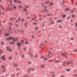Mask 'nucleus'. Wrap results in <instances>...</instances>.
Here are the masks:
<instances>
[{
  "instance_id": "obj_24",
  "label": "nucleus",
  "mask_w": 77,
  "mask_h": 77,
  "mask_svg": "<svg viewBox=\"0 0 77 77\" xmlns=\"http://www.w3.org/2000/svg\"><path fill=\"white\" fill-rule=\"evenodd\" d=\"M24 19H22L21 21H22V22H23L24 21Z\"/></svg>"
},
{
  "instance_id": "obj_63",
  "label": "nucleus",
  "mask_w": 77,
  "mask_h": 77,
  "mask_svg": "<svg viewBox=\"0 0 77 77\" xmlns=\"http://www.w3.org/2000/svg\"><path fill=\"white\" fill-rule=\"evenodd\" d=\"M10 25H12V23H10Z\"/></svg>"
},
{
  "instance_id": "obj_54",
  "label": "nucleus",
  "mask_w": 77,
  "mask_h": 77,
  "mask_svg": "<svg viewBox=\"0 0 77 77\" xmlns=\"http://www.w3.org/2000/svg\"><path fill=\"white\" fill-rule=\"evenodd\" d=\"M72 20H70V22H72Z\"/></svg>"
},
{
  "instance_id": "obj_52",
  "label": "nucleus",
  "mask_w": 77,
  "mask_h": 77,
  "mask_svg": "<svg viewBox=\"0 0 77 77\" xmlns=\"http://www.w3.org/2000/svg\"><path fill=\"white\" fill-rule=\"evenodd\" d=\"M41 57L42 58H44V56H42V57Z\"/></svg>"
},
{
  "instance_id": "obj_39",
  "label": "nucleus",
  "mask_w": 77,
  "mask_h": 77,
  "mask_svg": "<svg viewBox=\"0 0 77 77\" xmlns=\"http://www.w3.org/2000/svg\"><path fill=\"white\" fill-rule=\"evenodd\" d=\"M73 38H71V40H73Z\"/></svg>"
},
{
  "instance_id": "obj_13",
  "label": "nucleus",
  "mask_w": 77,
  "mask_h": 77,
  "mask_svg": "<svg viewBox=\"0 0 77 77\" xmlns=\"http://www.w3.org/2000/svg\"><path fill=\"white\" fill-rule=\"evenodd\" d=\"M23 40H21V42L20 43V44L21 45H22L23 44Z\"/></svg>"
},
{
  "instance_id": "obj_11",
  "label": "nucleus",
  "mask_w": 77,
  "mask_h": 77,
  "mask_svg": "<svg viewBox=\"0 0 77 77\" xmlns=\"http://www.w3.org/2000/svg\"><path fill=\"white\" fill-rule=\"evenodd\" d=\"M18 66V64L17 63H15L14 64V67H17Z\"/></svg>"
},
{
  "instance_id": "obj_29",
  "label": "nucleus",
  "mask_w": 77,
  "mask_h": 77,
  "mask_svg": "<svg viewBox=\"0 0 77 77\" xmlns=\"http://www.w3.org/2000/svg\"><path fill=\"white\" fill-rule=\"evenodd\" d=\"M2 68L3 69H4V68H5V67L4 66H2Z\"/></svg>"
},
{
  "instance_id": "obj_32",
  "label": "nucleus",
  "mask_w": 77,
  "mask_h": 77,
  "mask_svg": "<svg viewBox=\"0 0 77 77\" xmlns=\"http://www.w3.org/2000/svg\"><path fill=\"white\" fill-rule=\"evenodd\" d=\"M31 37H32V38H34V35H32Z\"/></svg>"
},
{
  "instance_id": "obj_14",
  "label": "nucleus",
  "mask_w": 77,
  "mask_h": 77,
  "mask_svg": "<svg viewBox=\"0 0 77 77\" xmlns=\"http://www.w3.org/2000/svg\"><path fill=\"white\" fill-rule=\"evenodd\" d=\"M40 67H41V68H44V65H41V66H40Z\"/></svg>"
},
{
  "instance_id": "obj_4",
  "label": "nucleus",
  "mask_w": 77,
  "mask_h": 77,
  "mask_svg": "<svg viewBox=\"0 0 77 77\" xmlns=\"http://www.w3.org/2000/svg\"><path fill=\"white\" fill-rule=\"evenodd\" d=\"M14 38V37H8V38H7L6 39L8 40H10L11 39H13Z\"/></svg>"
},
{
  "instance_id": "obj_23",
  "label": "nucleus",
  "mask_w": 77,
  "mask_h": 77,
  "mask_svg": "<svg viewBox=\"0 0 77 77\" xmlns=\"http://www.w3.org/2000/svg\"><path fill=\"white\" fill-rule=\"evenodd\" d=\"M72 17H73V18H75V16L74 15V14H73L72 15Z\"/></svg>"
},
{
  "instance_id": "obj_61",
  "label": "nucleus",
  "mask_w": 77,
  "mask_h": 77,
  "mask_svg": "<svg viewBox=\"0 0 77 77\" xmlns=\"http://www.w3.org/2000/svg\"><path fill=\"white\" fill-rule=\"evenodd\" d=\"M31 16H33V15H31Z\"/></svg>"
},
{
  "instance_id": "obj_5",
  "label": "nucleus",
  "mask_w": 77,
  "mask_h": 77,
  "mask_svg": "<svg viewBox=\"0 0 77 77\" xmlns=\"http://www.w3.org/2000/svg\"><path fill=\"white\" fill-rule=\"evenodd\" d=\"M2 59L3 60H6V59L5 58V56H3L2 57Z\"/></svg>"
},
{
  "instance_id": "obj_1",
  "label": "nucleus",
  "mask_w": 77,
  "mask_h": 77,
  "mask_svg": "<svg viewBox=\"0 0 77 77\" xmlns=\"http://www.w3.org/2000/svg\"><path fill=\"white\" fill-rule=\"evenodd\" d=\"M18 38H14L13 39H12L13 40V42H10V44L11 45H13L14 44L15 42H16L18 40Z\"/></svg>"
},
{
  "instance_id": "obj_60",
  "label": "nucleus",
  "mask_w": 77,
  "mask_h": 77,
  "mask_svg": "<svg viewBox=\"0 0 77 77\" xmlns=\"http://www.w3.org/2000/svg\"><path fill=\"white\" fill-rule=\"evenodd\" d=\"M76 5H77V2H76Z\"/></svg>"
},
{
  "instance_id": "obj_33",
  "label": "nucleus",
  "mask_w": 77,
  "mask_h": 77,
  "mask_svg": "<svg viewBox=\"0 0 77 77\" xmlns=\"http://www.w3.org/2000/svg\"><path fill=\"white\" fill-rule=\"evenodd\" d=\"M26 48H24V50H25V51H26Z\"/></svg>"
},
{
  "instance_id": "obj_49",
  "label": "nucleus",
  "mask_w": 77,
  "mask_h": 77,
  "mask_svg": "<svg viewBox=\"0 0 77 77\" xmlns=\"http://www.w3.org/2000/svg\"><path fill=\"white\" fill-rule=\"evenodd\" d=\"M10 2H12V1L11 0H10Z\"/></svg>"
},
{
  "instance_id": "obj_59",
  "label": "nucleus",
  "mask_w": 77,
  "mask_h": 77,
  "mask_svg": "<svg viewBox=\"0 0 77 77\" xmlns=\"http://www.w3.org/2000/svg\"><path fill=\"white\" fill-rule=\"evenodd\" d=\"M61 77H65L63 76L62 75L61 76Z\"/></svg>"
},
{
  "instance_id": "obj_47",
  "label": "nucleus",
  "mask_w": 77,
  "mask_h": 77,
  "mask_svg": "<svg viewBox=\"0 0 77 77\" xmlns=\"http://www.w3.org/2000/svg\"><path fill=\"white\" fill-rule=\"evenodd\" d=\"M69 9L68 8H66V10H67V11H68V10Z\"/></svg>"
},
{
  "instance_id": "obj_30",
  "label": "nucleus",
  "mask_w": 77,
  "mask_h": 77,
  "mask_svg": "<svg viewBox=\"0 0 77 77\" xmlns=\"http://www.w3.org/2000/svg\"><path fill=\"white\" fill-rule=\"evenodd\" d=\"M73 51H74V52L77 51V49H76V50H74Z\"/></svg>"
},
{
  "instance_id": "obj_21",
  "label": "nucleus",
  "mask_w": 77,
  "mask_h": 77,
  "mask_svg": "<svg viewBox=\"0 0 77 77\" xmlns=\"http://www.w3.org/2000/svg\"><path fill=\"white\" fill-rule=\"evenodd\" d=\"M75 25L76 27L77 28V23H75Z\"/></svg>"
},
{
  "instance_id": "obj_17",
  "label": "nucleus",
  "mask_w": 77,
  "mask_h": 77,
  "mask_svg": "<svg viewBox=\"0 0 77 77\" xmlns=\"http://www.w3.org/2000/svg\"><path fill=\"white\" fill-rule=\"evenodd\" d=\"M25 8H29V7L28 5H25Z\"/></svg>"
},
{
  "instance_id": "obj_8",
  "label": "nucleus",
  "mask_w": 77,
  "mask_h": 77,
  "mask_svg": "<svg viewBox=\"0 0 77 77\" xmlns=\"http://www.w3.org/2000/svg\"><path fill=\"white\" fill-rule=\"evenodd\" d=\"M7 49L10 51H11V49L9 47H7Z\"/></svg>"
},
{
  "instance_id": "obj_12",
  "label": "nucleus",
  "mask_w": 77,
  "mask_h": 77,
  "mask_svg": "<svg viewBox=\"0 0 77 77\" xmlns=\"http://www.w3.org/2000/svg\"><path fill=\"white\" fill-rule=\"evenodd\" d=\"M16 19L15 18H14V17H13V18H11V20H15Z\"/></svg>"
},
{
  "instance_id": "obj_20",
  "label": "nucleus",
  "mask_w": 77,
  "mask_h": 77,
  "mask_svg": "<svg viewBox=\"0 0 77 77\" xmlns=\"http://www.w3.org/2000/svg\"><path fill=\"white\" fill-rule=\"evenodd\" d=\"M66 16V15H63L62 17L63 18H64Z\"/></svg>"
},
{
  "instance_id": "obj_56",
  "label": "nucleus",
  "mask_w": 77,
  "mask_h": 77,
  "mask_svg": "<svg viewBox=\"0 0 77 77\" xmlns=\"http://www.w3.org/2000/svg\"><path fill=\"white\" fill-rule=\"evenodd\" d=\"M35 29H36V30H37L38 29V28L37 27L36 28H35Z\"/></svg>"
},
{
  "instance_id": "obj_43",
  "label": "nucleus",
  "mask_w": 77,
  "mask_h": 77,
  "mask_svg": "<svg viewBox=\"0 0 77 77\" xmlns=\"http://www.w3.org/2000/svg\"><path fill=\"white\" fill-rule=\"evenodd\" d=\"M55 76V75H52V77H54Z\"/></svg>"
},
{
  "instance_id": "obj_36",
  "label": "nucleus",
  "mask_w": 77,
  "mask_h": 77,
  "mask_svg": "<svg viewBox=\"0 0 77 77\" xmlns=\"http://www.w3.org/2000/svg\"><path fill=\"white\" fill-rule=\"evenodd\" d=\"M24 56V55H22V57L23 58Z\"/></svg>"
},
{
  "instance_id": "obj_25",
  "label": "nucleus",
  "mask_w": 77,
  "mask_h": 77,
  "mask_svg": "<svg viewBox=\"0 0 77 77\" xmlns=\"http://www.w3.org/2000/svg\"><path fill=\"white\" fill-rule=\"evenodd\" d=\"M12 58V57H9V59H11Z\"/></svg>"
},
{
  "instance_id": "obj_53",
  "label": "nucleus",
  "mask_w": 77,
  "mask_h": 77,
  "mask_svg": "<svg viewBox=\"0 0 77 77\" xmlns=\"http://www.w3.org/2000/svg\"><path fill=\"white\" fill-rule=\"evenodd\" d=\"M62 55H63V56H64V54H62Z\"/></svg>"
},
{
  "instance_id": "obj_6",
  "label": "nucleus",
  "mask_w": 77,
  "mask_h": 77,
  "mask_svg": "<svg viewBox=\"0 0 77 77\" xmlns=\"http://www.w3.org/2000/svg\"><path fill=\"white\" fill-rule=\"evenodd\" d=\"M29 55H30V56L32 57L33 56V54L32 53H29Z\"/></svg>"
},
{
  "instance_id": "obj_22",
  "label": "nucleus",
  "mask_w": 77,
  "mask_h": 77,
  "mask_svg": "<svg viewBox=\"0 0 77 77\" xmlns=\"http://www.w3.org/2000/svg\"><path fill=\"white\" fill-rule=\"evenodd\" d=\"M53 4V3H50V6H51Z\"/></svg>"
},
{
  "instance_id": "obj_26",
  "label": "nucleus",
  "mask_w": 77,
  "mask_h": 77,
  "mask_svg": "<svg viewBox=\"0 0 77 77\" xmlns=\"http://www.w3.org/2000/svg\"><path fill=\"white\" fill-rule=\"evenodd\" d=\"M53 61V60H49V61L50 62H51Z\"/></svg>"
},
{
  "instance_id": "obj_34",
  "label": "nucleus",
  "mask_w": 77,
  "mask_h": 77,
  "mask_svg": "<svg viewBox=\"0 0 77 77\" xmlns=\"http://www.w3.org/2000/svg\"><path fill=\"white\" fill-rule=\"evenodd\" d=\"M45 60H48V59L47 58H45Z\"/></svg>"
},
{
  "instance_id": "obj_28",
  "label": "nucleus",
  "mask_w": 77,
  "mask_h": 77,
  "mask_svg": "<svg viewBox=\"0 0 77 77\" xmlns=\"http://www.w3.org/2000/svg\"><path fill=\"white\" fill-rule=\"evenodd\" d=\"M47 15L48 16H49L51 15V14H47Z\"/></svg>"
},
{
  "instance_id": "obj_40",
  "label": "nucleus",
  "mask_w": 77,
  "mask_h": 77,
  "mask_svg": "<svg viewBox=\"0 0 77 77\" xmlns=\"http://www.w3.org/2000/svg\"><path fill=\"white\" fill-rule=\"evenodd\" d=\"M28 44V42H25V44Z\"/></svg>"
},
{
  "instance_id": "obj_57",
  "label": "nucleus",
  "mask_w": 77,
  "mask_h": 77,
  "mask_svg": "<svg viewBox=\"0 0 77 77\" xmlns=\"http://www.w3.org/2000/svg\"><path fill=\"white\" fill-rule=\"evenodd\" d=\"M71 25L72 26H73V24H72V23L71 24Z\"/></svg>"
},
{
  "instance_id": "obj_58",
  "label": "nucleus",
  "mask_w": 77,
  "mask_h": 77,
  "mask_svg": "<svg viewBox=\"0 0 77 77\" xmlns=\"http://www.w3.org/2000/svg\"><path fill=\"white\" fill-rule=\"evenodd\" d=\"M30 18V17H28V18Z\"/></svg>"
},
{
  "instance_id": "obj_48",
  "label": "nucleus",
  "mask_w": 77,
  "mask_h": 77,
  "mask_svg": "<svg viewBox=\"0 0 77 77\" xmlns=\"http://www.w3.org/2000/svg\"><path fill=\"white\" fill-rule=\"evenodd\" d=\"M69 69H67V70H66V71H69Z\"/></svg>"
},
{
  "instance_id": "obj_50",
  "label": "nucleus",
  "mask_w": 77,
  "mask_h": 77,
  "mask_svg": "<svg viewBox=\"0 0 77 77\" xmlns=\"http://www.w3.org/2000/svg\"><path fill=\"white\" fill-rule=\"evenodd\" d=\"M54 22H51V24H54Z\"/></svg>"
},
{
  "instance_id": "obj_45",
  "label": "nucleus",
  "mask_w": 77,
  "mask_h": 77,
  "mask_svg": "<svg viewBox=\"0 0 77 77\" xmlns=\"http://www.w3.org/2000/svg\"><path fill=\"white\" fill-rule=\"evenodd\" d=\"M28 63H29V64H31L32 63L31 62H29Z\"/></svg>"
},
{
  "instance_id": "obj_9",
  "label": "nucleus",
  "mask_w": 77,
  "mask_h": 77,
  "mask_svg": "<svg viewBox=\"0 0 77 77\" xmlns=\"http://www.w3.org/2000/svg\"><path fill=\"white\" fill-rule=\"evenodd\" d=\"M23 11L25 12H26L27 11V10L25 8H23Z\"/></svg>"
},
{
  "instance_id": "obj_15",
  "label": "nucleus",
  "mask_w": 77,
  "mask_h": 77,
  "mask_svg": "<svg viewBox=\"0 0 77 77\" xmlns=\"http://www.w3.org/2000/svg\"><path fill=\"white\" fill-rule=\"evenodd\" d=\"M31 70L32 71H34V69L33 68H32L28 70L29 71Z\"/></svg>"
},
{
  "instance_id": "obj_46",
  "label": "nucleus",
  "mask_w": 77,
  "mask_h": 77,
  "mask_svg": "<svg viewBox=\"0 0 77 77\" xmlns=\"http://www.w3.org/2000/svg\"><path fill=\"white\" fill-rule=\"evenodd\" d=\"M2 44L3 45L4 44V42H2Z\"/></svg>"
},
{
  "instance_id": "obj_41",
  "label": "nucleus",
  "mask_w": 77,
  "mask_h": 77,
  "mask_svg": "<svg viewBox=\"0 0 77 77\" xmlns=\"http://www.w3.org/2000/svg\"><path fill=\"white\" fill-rule=\"evenodd\" d=\"M2 50H0V56L1 54V52H2Z\"/></svg>"
},
{
  "instance_id": "obj_51",
  "label": "nucleus",
  "mask_w": 77,
  "mask_h": 77,
  "mask_svg": "<svg viewBox=\"0 0 77 77\" xmlns=\"http://www.w3.org/2000/svg\"><path fill=\"white\" fill-rule=\"evenodd\" d=\"M45 3H46V4H48V2H45Z\"/></svg>"
},
{
  "instance_id": "obj_27",
  "label": "nucleus",
  "mask_w": 77,
  "mask_h": 77,
  "mask_svg": "<svg viewBox=\"0 0 77 77\" xmlns=\"http://www.w3.org/2000/svg\"><path fill=\"white\" fill-rule=\"evenodd\" d=\"M70 18V16H69V17H68L67 18V20H69V19Z\"/></svg>"
},
{
  "instance_id": "obj_18",
  "label": "nucleus",
  "mask_w": 77,
  "mask_h": 77,
  "mask_svg": "<svg viewBox=\"0 0 77 77\" xmlns=\"http://www.w3.org/2000/svg\"><path fill=\"white\" fill-rule=\"evenodd\" d=\"M9 35V33H7L6 34H5V36H8Z\"/></svg>"
},
{
  "instance_id": "obj_3",
  "label": "nucleus",
  "mask_w": 77,
  "mask_h": 77,
  "mask_svg": "<svg viewBox=\"0 0 77 77\" xmlns=\"http://www.w3.org/2000/svg\"><path fill=\"white\" fill-rule=\"evenodd\" d=\"M14 1L15 3H16L17 2L20 4H21V2L20 1L18 0H14Z\"/></svg>"
},
{
  "instance_id": "obj_42",
  "label": "nucleus",
  "mask_w": 77,
  "mask_h": 77,
  "mask_svg": "<svg viewBox=\"0 0 77 77\" xmlns=\"http://www.w3.org/2000/svg\"><path fill=\"white\" fill-rule=\"evenodd\" d=\"M59 28H62V26H59Z\"/></svg>"
},
{
  "instance_id": "obj_37",
  "label": "nucleus",
  "mask_w": 77,
  "mask_h": 77,
  "mask_svg": "<svg viewBox=\"0 0 77 77\" xmlns=\"http://www.w3.org/2000/svg\"><path fill=\"white\" fill-rule=\"evenodd\" d=\"M55 62H56V63H58L59 62V61L57 60V61H56Z\"/></svg>"
},
{
  "instance_id": "obj_31",
  "label": "nucleus",
  "mask_w": 77,
  "mask_h": 77,
  "mask_svg": "<svg viewBox=\"0 0 77 77\" xmlns=\"http://www.w3.org/2000/svg\"><path fill=\"white\" fill-rule=\"evenodd\" d=\"M33 24L36 25L37 24V23H33Z\"/></svg>"
},
{
  "instance_id": "obj_10",
  "label": "nucleus",
  "mask_w": 77,
  "mask_h": 77,
  "mask_svg": "<svg viewBox=\"0 0 77 77\" xmlns=\"http://www.w3.org/2000/svg\"><path fill=\"white\" fill-rule=\"evenodd\" d=\"M13 8L14 9H16L17 8V6L16 5H14L13 7Z\"/></svg>"
},
{
  "instance_id": "obj_64",
  "label": "nucleus",
  "mask_w": 77,
  "mask_h": 77,
  "mask_svg": "<svg viewBox=\"0 0 77 77\" xmlns=\"http://www.w3.org/2000/svg\"><path fill=\"white\" fill-rule=\"evenodd\" d=\"M41 45H43V43H41Z\"/></svg>"
},
{
  "instance_id": "obj_7",
  "label": "nucleus",
  "mask_w": 77,
  "mask_h": 77,
  "mask_svg": "<svg viewBox=\"0 0 77 77\" xmlns=\"http://www.w3.org/2000/svg\"><path fill=\"white\" fill-rule=\"evenodd\" d=\"M18 20H16V22H18L20 21V19H21V17H19L18 18Z\"/></svg>"
},
{
  "instance_id": "obj_19",
  "label": "nucleus",
  "mask_w": 77,
  "mask_h": 77,
  "mask_svg": "<svg viewBox=\"0 0 77 77\" xmlns=\"http://www.w3.org/2000/svg\"><path fill=\"white\" fill-rule=\"evenodd\" d=\"M62 22V20H57V23H60Z\"/></svg>"
},
{
  "instance_id": "obj_35",
  "label": "nucleus",
  "mask_w": 77,
  "mask_h": 77,
  "mask_svg": "<svg viewBox=\"0 0 77 77\" xmlns=\"http://www.w3.org/2000/svg\"><path fill=\"white\" fill-rule=\"evenodd\" d=\"M6 71V70H3L2 71V72H5V71Z\"/></svg>"
},
{
  "instance_id": "obj_38",
  "label": "nucleus",
  "mask_w": 77,
  "mask_h": 77,
  "mask_svg": "<svg viewBox=\"0 0 77 77\" xmlns=\"http://www.w3.org/2000/svg\"><path fill=\"white\" fill-rule=\"evenodd\" d=\"M64 54H67V53L66 52H64Z\"/></svg>"
},
{
  "instance_id": "obj_2",
  "label": "nucleus",
  "mask_w": 77,
  "mask_h": 77,
  "mask_svg": "<svg viewBox=\"0 0 77 77\" xmlns=\"http://www.w3.org/2000/svg\"><path fill=\"white\" fill-rule=\"evenodd\" d=\"M21 45L20 44V42H18V43H17V45L18 46V48L19 49H20V47H21Z\"/></svg>"
},
{
  "instance_id": "obj_44",
  "label": "nucleus",
  "mask_w": 77,
  "mask_h": 77,
  "mask_svg": "<svg viewBox=\"0 0 77 77\" xmlns=\"http://www.w3.org/2000/svg\"><path fill=\"white\" fill-rule=\"evenodd\" d=\"M35 19V18H33V19H32V20H34Z\"/></svg>"
},
{
  "instance_id": "obj_55",
  "label": "nucleus",
  "mask_w": 77,
  "mask_h": 77,
  "mask_svg": "<svg viewBox=\"0 0 77 77\" xmlns=\"http://www.w3.org/2000/svg\"><path fill=\"white\" fill-rule=\"evenodd\" d=\"M69 63H69V62H68V63H67V64H69Z\"/></svg>"
},
{
  "instance_id": "obj_62",
  "label": "nucleus",
  "mask_w": 77,
  "mask_h": 77,
  "mask_svg": "<svg viewBox=\"0 0 77 77\" xmlns=\"http://www.w3.org/2000/svg\"><path fill=\"white\" fill-rule=\"evenodd\" d=\"M50 51H49V54H50Z\"/></svg>"
},
{
  "instance_id": "obj_16",
  "label": "nucleus",
  "mask_w": 77,
  "mask_h": 77,
  "mask_svg": "<svg viewBox=\"0 0 77 77\" xmlns=\"http://www.w3.org/2000/svg\"><path fill=\"white\" fill-rule=\"evenodd\" d=\"M19 8H22V6L21 5H19Z\"/></svg>"
}]
</instances>
